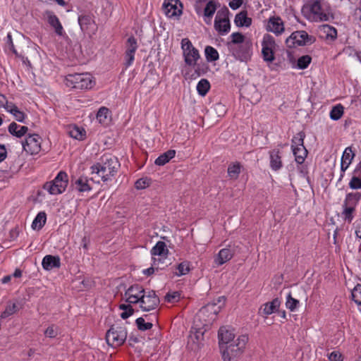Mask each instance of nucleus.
I'll return each mask as SVG.
<instances>
[{
	"mask_svg": "<svg viewBox=\"0 0 361 361\" xmlns=\"http://www.w3.org/2000/svg\"><path fill=\"white\" fill-rule=\"evenodd\" d=\"M343 211L342 212V215L343 216V219L345 221H348V223H350L353 219V213L355 211V209L353 207H349L348 206H343Z\"/></svg>",
	"mask_w": 361,
	"mask_h": 361,
	"instance_id": "nucleus-51",
	"label": "nucleus"
},
{
	"mask_svg": "<svg viewBox=\"0 0 361 361\" xmlns=\"http://www.w3.org/2000/svg\"><path fill=\"white\" fill-rule=\"evenodd\" d=\"M162 9L169 18L180 16L183 13V4L180 0H165Z\"/></svg>",
	"mask_w": 361,
	"mask_h": 361,
	"instance_id": "nucleus-13",
	"label": "nucleus"
},
{
	"mask_svg": "<svg viewBox=\"0 0 361 361\" xmlns=\"http://www.w3.org/2000/svg\"><path fill=\"white\" fill-rule=\"evenodd\" d=\"M74 185L75 189L80 192H88L92 190V187L88 183L87 178L85 176H80L77 179L74 183Z\"/></svg>",
	"mask_w": 361,
	"mask_h": 361,
	"instance_id": "nucleus-30",
	"label": "nucleus"
},
{
	"mask_svg": "<svg viewBox=\"0 0 361 361\" xmlns=\"http://www.w3.org/2000/svg\"><path fill=\"white\" fill-rule=\"evenodd\" d=\"M241 164L240 162L231 164L228 167V174L231 179H237L240 173Z\"/></svg>",
	"mask_w": 361,
	"mask_h": 361,
	"instance_id": "nucleus-38",
	"label": "nucleus"
},
{
	"mask_svg": "<svg viewBox=\"0 0 361 361\" xmlns=\"http://www.w3.org/2000/svg\"><path fill=\"white\" fill-rule=\"evenodd\" d=\"M119 309L123 310V312L121 314V317L123 319H126L129 317L133 314L135 310L130 304H121L119 305Z\"/></svg>",
	"mask_w": 361,
	"mask_h": 361,
	"instance_id": "nucleus-44",
	"label": "nucleus"
},
{
	"mask_svg": "<svg viewBox=\"0 0 361 361\" xmlns=\"http://www.w3.org/2000/svg\"><path fill=\"white\" fill-rule=\"evenodd\" d=\"M330 361H343L342 355L339 352L334 351L329 355Z\"/></svg>",
	"mask_w": 361,
	"mask_h": 361,
	"instance_id": "nucleus-62",
	"label": "nucleus"
},
{
	"mask_svg": "<svg viewBox=\"0 0 361 361\" xmlns=\"http://www.w3.org/2000/svg\"><path fill=\"white\" fill-rule=\"evenodd\" d=\"M243 3V0H232L229 2V6L233 10H236L241 6Z\"/></svg>",
	"mask_w": 361,
	"mask_h": 361,
	"instance_id": "nucleus-63",
	"label": "nucleus"
},
{
	"mask_svg": "<svg viewBox=\"0 0 361 361\" xmlns=\"http://www.w3.org/2000/svg\"><path fill=\"white\" fill-rule=\"evenodd\" d=\"M135 324L140 331H145L149 330L152 328L153 324L152 322H145L143 317H139L135 320Z\"/></svg>",
	"mask_w": 361,
	"mask_h": 361,
	"instance_id": "nucleus-46",
	"label": "nucleus"
},
{
	"mask_svg": "<svg viewBox=\"0 0 361 361\" xmlns=\"http://www.w3.org/2000/svg\"><path fill=\"white\" fill-rule=\"evenodd\" d=\"M180 298V293L178 291L168 293L165 295V300L168 302H178Z\"/></svg>",
	"mask_w": 361,
	"mask_h": 361,
	"instance_id": "nucleus-56",
	"label": "nucleus"
},
{
	"mask_svg": "<svg viewBox=\"0 0 361 361\" xmlns=\"http://www.w3.org/2000/svg\"><path fill=\"white\" fill-rule=\"evenodd\" d=\"M219 349H222L231 343L235 342V334L225 326H221L218 331Z\"/></svg>",
	"mask_w": 361,
	"mask_h": 361,
	"instance_id": "nucleus-16",
	"label": "nucleus"
},
{
	"mask_svg": "<svg viewBox=\"0 0 361 361\" xmlns=\"http://www.w3.org/2000/svg\"><path fill=\"white\" fill-rule=\"evenodd\" d=\"M189 264L190 263L188 261H184L178 264L176 267V269L178 270V271L176 272V275L178 276H180L188 274L190 271Z\"/></svg>",
	"mask_w": 361,
	"mask_h": 361,
	"instance_id": "nucleus-47",
	"label": "nucleus"
},
{
	"mask_svg": "<svg viewBox=\"0 0 361 361\" xmlns=\"http://www.w3.org/2000/svg\"><path fill=\"white\" fill-rule=\"evenodd\" d=\"M205 57L207 61L212 62L219 59V55L216 49L211 46H207L204 49Z\"/></svg>",
	"mask_w": 361,
	"mask_h": 361,
	"instance_id": "nucleus-40",
	"label": "nucleus"
},
{
	"mask_svg": "<svg viewBox=\"0 0 361 361\" xmlns=\"http://www.w3.org/2000/svg\"><path fill=\"white\" fill-rule=\"evenodd\" d=\"M8 130L13 136L21 138L26 135L28 131V128L25 126L18 125L16 122H12L8 126Z\"/></svg>",
	"mask_w": 361,
	"mask_h": 361,
	"instance_id": "nucleus-25",
	"label": "nucleus"
},
{
	"mask_svg": "<svg viewBox=\"0 0 361 361\" xmlns=\"http://www.w3.org/2000/svg\"><path fill=\"white\" fill-rule=\"evenodd\" d=\"M312 61V57L309 55H305L300 57L297 61V68L301 70L308 67Z\"/></svg>",
	"mask_w": 361,
	"mask_h": 361,
	"instance_id": "nucleus-45",
	"label": "nucleus"
},
{
	"mask_svg": "<svg viewBox=\"0 0 361 361\" xmlns=\"http://www.w3.org/2000/svg\"><path fill=\"white\" fill-rule=\"evenodd\" d=\"M220 7V4L214 0H210L206 4L204 8V20L206 24L211 25L212 20L217 8Z\"/></svg>",
	"mask_w": 361,
	"mask_h": 361,
	"instance_id": "nucleus-20",
	"label": "nucleus"
},
{
	"mask_svg": "<svg viewBox=\"0 0 361 361\" xmlns=\"http://www.w3.org/2000/svg\"><path fill=\"white\" fill-rule=\"evenodd\" d=\"M140 308L145 312H149L155 310L160 303L159 296L156 294L154 290H150L148 292H144L141 295Z\"/></svg>",
	"mask_w": 361,
	"mask_h": 361,
	"instance_id": "nucleus-11",
	"label": "nucleus"
},
{
	"mask_svg": "<svg viewBox=\"0 0 361 361\" xmlns=\"http://www.w3.org/2000/svg\"><path fill=\"white\" fill-rule=\"evenodd\" d=\"M247 341L248 336L247 335H241L235 342L231 343L222 349H220L223 360L232 361L239 358L244 353Z\"/></svg>",
	"mask_w": 361,
	"mask_h": 361,
	"instance_id": "nucleus-2",
	"label": "nucleus"
},
{
	"mask_svg": "<svg viewBox=\"0 0 361 361\" xmlns=\"http://www.w3.org/2000/svg\"><path fill=\"white\" fill-rule=\"evenodd\" d=\"M316 39L312 35H309L305 30L293 32L286 40V44L288 48H294L297 46H305L312 44Z\"/></svg>",
	"mask_w": 361,
	"mask_h": 361,
	"instance_id": "nucleus-6",
	"label": "nucleus"
},
{
	"mask_svg": "<svg viewBox=\"0 0 361 361\" xmlns=\"http://www.w3.org/2000/svg\"><path fill=\"white\" fill-rule=\"evenodd\" d=\"M151 182V178L147 177L142 178L135 181V187L137 190L145 189L150 185Z\"/></svg>",
	"mask_w": 361,
	"mask_h": 361,
	"instance_id": "nucleus-53",
	"label": "nucleus"
},
{
	"mask_svg": "<svg viewBox=\"0 0 361 361\" xmlns=\"http://www.w3.org/2000/svg\"><path fill=\"white\" fill-rule=\"evenodd\" d=\"M17 311V305L15 303L9 304L6 307V309L0 314V319H6L12 315Z\"/></svg>",
	"mask_w": 361,
	"mask_h": 361,
	"instance_id": "nucleus-52",
	"label": "nucleus"
},
{
	"mask_svg": "<svg viewBox=\"0 0 361 361\" xmlns=\"http://www.w3.org/2000/svg\"><path fill=\"white\" fill-rule=\"evenodd\" d=\"M101 161V163L91 166L92 173L97 175L98 178L106 182L117 173L120 163L116 157L111 154L102 156Z\"/></svg>",
	"mask_w": 361,
	"mask_h": 361,
	"instance_id": "nucleus-1",
	"label": "nucleus"
},
{
	"mask_svg": "<svg viewBox=\"0 0 361 361\" xmlns=\"http://www.w3.org/2000/svg\"><path fill=\"white\" fill-rule=\"evenodd\" d=\"M47 221V215L44 212H40L37 214L32 224L33 229H41L45 224Z\"/></svg>",
	"mask_w": 361,
	"mask_h": 361,
	"instance_id": "nucleus-35",
	"label": "nucleus"
},
{
	"mask_svg": "<svg viewBox=\"0 0 361 361\" xmlns=\"http://www.w3.org/2000/svg\"><path fill=\"white\" fill-rule=\"evenodd\" d=\"M305 133L304 131H300L294 135L291 140V149L302 147L304 145V140L305 138Z\"/></svg>",
	"mask_w": 361,
	"mask_h": 361,
	"instance_id": "nucleus-39",
	"label": "nucleus"
},
{
	"mask_svg": "<svg viewBox=\"0 0 361 361\" xmlns=\"http://www.w3.org/2000/svg\"><path fill=\"white\" fill-rule=\"evenodd\" d=\"M280 154V150L278 149H274L269 152L270 167L273 171H279L283 166Z\"/></svg>",
	"mask_w": 361,
	"mask_h": 361,
	"instance_id": "nucleus-23",
	"label": "nucleus"
},
{
	"mask_svg": "<svg viewBox=\"0 0 361 361\" xmlns=\"http://www.w3.org/2000/svg\"><path fill=\"white\" fill-rule=\"evenodd\" d=\"M44 334L51 338H56L58 335V327L54 324L48 326L44 331Z\"/></svg>",
	"mask_w": 361,
	"mask_h": 361,
	"instance_id": "nucleus-57",
	"label": "nucleus"
},
{
	"mask_svg": "<svg viewBox=\"0 0 361 361\" xmlns=\"http://www.w3.org/2000/svg\"><path fill=\"white\" fill-rule=\"evenodd\" d=\"M319 33L322 37L326 39H331L332 41L337 38L336 29L328 24L322 25L319 26Z\"/></svg>",
	"mask_w": 361,
	"mask_h": 361,
	"instance_id": "nucleus-24",
	"label": "nucleus"
},
{
	"mask_svg": "<svg viewBox=\"0 0 361 361\" xmlns=\"http://www.w3.org/2000/svg\"><path fill=\"white\" fill-rule=\"evenodd\" d=\"M262 54L264 61L272 63L275 60V49L276 44L274 38L269 35H264L262 42Z\"/></svg>",
	"mask_w": 361,
	"mask_h": 361,
	"instance_id": "nucleus-9",
	"label": "nucleus"
},
{
	"mask_svg": "<svg viewBox=\"0 0 361 361\" xmlns=\"http://www.w3.org/2000/svg\"><path fill=\"white\" fill-rule=\"evenodd\" d=\"M351 296L353 300L361 306V284H357L352 290Z\"/></svg>",
	"mask_w": 361,
	"mask_h": 361,
	"instance_id": "nucleus-49",
	"label": "nucleus"
},
{
	"mask_svg": "<svg viewBox=\"0 0 361 361\" xmlns=\"http://www.w3.org/2000/svg\"><path fill=\"white\" fill-rule=\"evenodd\" d=\"M176 155V151L174 149H169L166 152L161 154L159 156L154 164L157 166H164L167 164L171 159H173Z\"/></svg>",
	"mask_w": 361,
	"mask_h": 361,
	"instance_id": "nucleus-28",
	"label": "nucleus"
},
{
	"mask_svg": "<svg viewBox=\"0 0 361 361\" xmlns=\"http://www.w3.org/2000/svg\"><path fill=\"white\" fill-rule=\"evenodd\" d=\"M231 40L227 42L228 49L234 47V45H238L246 42L245 37L241 32H233L231 35Z\"/></svg>",
	"mask_w": 361,
	"mask_h": 361,
	"instance_id": "nucleus-34",
	"label": "nucleus"
},
{
	"mask_svg": "<svg viewBox=\"0 0 361 361\" xmlns=\"http://www.w3.org/2000/svg\"><path fill=\"white\" fill-rule=\"evenodd\" d=\"M233 56L240 61L247 62L252 56V43L248 39L245 42L235 46L231 49Z\"/></svg>",
	"mask_w": 361,
	"mask_h": 361,
	"instance_id": "nucleus-10",
	"label": "nucleus"
},
{
	"mask_svg": "<svg viewBox=\"0 0 361 361\" xmlns=\"http://www.w3.org/2000/svg\"><path fill=\"white\" fill-rule=\"evenodd\" d=\"M66 85L75 90H88L94 85L92 76L87 73L68 74L65 79Z\"/></svg>",
	"mask_w": 361,
	"mask_h": 361,
	"instance_id": "nucleus-3",
	"label": "nucleus"
},
{
	"mask_svg": "<svg viewBox=\"0 0 361 361\" xmlns=\"http://www.w3.org/2000/svg\"><path fill=\"white\" fill-rule=\"evenodd\" d=\"M226 298L224 296L219 297L216 300H214L212 302H209L206 305L203 306L199 311L196 317H198V320L201 321L204 319L206 321L205 317L209 318V322L215 319L217 314L221 310V306H216L218 303H220L221 301L224 302Z\"/></svg>",
	"mask_w": 361,
	"mask_h": 361,
	"instance_id": "nucleus-7",
	"label": "nucleus"
},
{
	"mask_svg": "<svg viewBox=\"0 0 361 361\" xmlns=\"http://www.w3.org/2000/svg\"><path fill=\"white\" fill-rule=\"evenodd\" d=\"M229 10L226 6H223L217 11L214 19L216 20V25L217 27L219 26L220 20L225 21V20H229Z\"/></svg>",
	"mask_w": 361,
	"mask_h": 361,
	"instance_id": "nucleus-42",
	"label": "nucleus"
},
{
	"mask_svg": "<svg viewBox=\"0 0 361 361\" xmlns=\"http://www.w3.org/2000/svg\"><path fill=\"white\" fill-rule=\"evenodd\" d=\"M214 29L218 32V33L221 35H224L227 34L231 30V23L229 20H225V21L220 20L219 23V26L216 25V20H214Z\"/></svg>",
	"mask_w": 361,
	"mask_h": 361,
	"instance_id": "nucleus-37",
	"label": "nucleus"
},
{
	"mask_svg": "<svg viewBox=\"0 0 361 361\" xmlns=\"http://www.w3.org/2000/svg\"><path fill=\"white\" fill-rule=\"evenodd\" d=\"M42 265L44 269L50 271L55 268L61 267V259L58 255H46L42 262Z\"/></svg>",
	"mask_w": 361,
	"mask_h": 361,
	"instance_id": "nucleus-22",
	"label": "nucleus"
},
{
	"mask_svg": "<svg viewBox=\"0 0 361 361\" xmlns=\"http://www.w3.org/2000/svg\"><path fill=\"white\" fill-rule=\"evenodd\" d=\"M126 291L127 294H133L139 297L145 292V289L141 285L136 283L130 286Z\"/></svg>",
	"mask_w": 361,
	"mask_h": 361,
	"instance_id": "nucleus-50",
	"label": "nucleus"
},
{
	"mask_svg": "<svg viewBox=\"0 0 361 361\" xmlns=\"http://www.w3.org/2000/svg\"><path fill=\"white\" fill-rule=\"evenodd\" d=\"M210 89V83L207 79H202L197 85V91L200 96H205Z\"/></svg>",
	"mask_w": 361,
	"mask_h": 361,
	"instance_id": "nucleus-41",
	"label": "nucleus"
},
{
	"mask_svg": "<svg viewBox=\"0 0 361 361\" xmlns=\"http://www.w3.org/2000/svg\"><path fill=\"white\" fill-rule=\"evenodd\" d=\"M109 114V109L106 107H101L97 114V118L99 120L100 123H102L104 121V120L107 117V114Z\"/></svg>",
	"mask_w": 361,
	"mask_h": 361,
	"instance_id": "nucleus-58",
	"label": "nucleus"
},
{
	"mask_svg": "<svg viewBox=\"0 0 361 361\" xmlns=\"http://www.w3.org/2000/svg\"><path fill=\"white\" fill-rule=\"evenodd\" d=\"M41 140L38 134H30L22 142L23 150L32 155L37 154L41 150Z\"/></svg>",
	"mask_w": 361,
	"mask_h": 361,
	"instance_id": "nucleus-12",
	"label": "nucleus"
},
{
	"mask_svg": "<svg viewBox=\"0 0 361 361\" xmlns=\"http://www.w3.org/2000/svg\"><path fill=\"white\" fill-rule=\"evenodd\" d=\"M281 304V301L278 298H274L270 302H267L264 305L263 308V313L265 315H269L274 312L275 311H277L279 308Z\"/></svg>",
	"mask_w": 361,
	"mask_h": 361,
	"instance_id": "nucleus-33",
	"label": "nucleus"
},
{
	"mask_svg": "<svg viewBox=\"0 0 361 361\" xmlns=\"http://www.w3.org/2000/svg\"><path fill=\"white\" fill-rule=\"evenodd\" d=\"M361 198V192H350L345 196V199L343 203V206H348L349 207H353L355 209L357 204Z\"/></svg>",
	"mask_w": 361,
	"mask_h": 361,
	"instance_id": "nucleus-27",
	"label": "nucleus"
},
{
	"mask_svg": "<svg viewBox=\"0 0 361 361\" xmlns=\"http://www.w3.org/2000/svg\"><path fill=\"white\" fill-rule=\"evenodd\" d=\"M234 254L235 250L231 246L221 249L214 258V262L217 266L222 265L229 261L233 257Z\"/></svg>",
	"mask_w": 361,
	"mask_h": 361,
	"instance_id": "nucleus-19",
	"label": "nucleus"
},
{
	"mask_svg": "<svg viewBox=\"0 0 361 361\" xmlns=\"http://www.w3.org/2000/svg\"><path fill=\"white\" fill-rule=\"evenodd\" d=\"M11 114L14 116L18 121L21 123L24 122L26 115L24 112L20 111L18 107H15V109L13 110L11 109Z\"/></svg>",
	"mask_w": 361,
	"mask_h": 361,
	"instance_id": "nucleus-59",
	"label": "nucleus"
},
{
	"mask_svg": "<svg viewBox=\"0 0 361 361\" xmlns=\"http://www.w3.org/2000/svg\"><path fill=\"white\" fill-rule=\"evenodd\" d=\"M125 296L126 297V302L129 304H136L140 302L141 295L137 297L135 295L133 294H127V292H125Z\"/></svg>",
	"mask_w": 361,
	"mask_h": 361,
	"instance_id": "nucleus-60",
	"label": "nucleus"
},
{
	"mask_svg": "<svg viewBox=\"0 0 361 361\" xmlns=\"http://www.w3.org/2000/svg\"><path fill=\"white\" fill-rule=\"evenodd\" d=\"M305 8H308L310 12L317 17V20L319 21H328L329 20V13H326L322 11V6L319 0L313 1L309 6V7H304L302 12Z\"/></svg>",
	"mask_w": 361,
	"mask_h": 361,
	"instance_id": "nucleus-15",
	"label": "nucleus"
},
{
	"mask_svg": "<svg viewBox=\"0 0 361 361\" xmlns=\"http://www.w3.org/2000/svg\"><path fill=\"white\" fill-rule=\"evenodd\" d=\"M127 338V330L126 326L120 324H114L106 333L107 343L117 348L122 345Z\"/></svg>",
	"mask_w": 361,
	"mask_h": 361,
	"instance_id": "nucleus-4",
	"label": "nucleus"
},
{
	"mask_svg": "<svg viewBox=\"0 0 361 361\" xmlns=\"http://www.w3.org/2000/svg\"><path fill=\"white\" fill-rule=\"evenodd\" d=\"M78 23L83 32H90L92 31L94 32L97 28L92 16L90 14L79 16Z\"/></svg>",
	"mask_w": 361,
	"mask_h": 361,
	"instance_id": "nucleus-18",
	"label": "nucleus"
},
{
	"mask_svg": "<svg viewBox=\"0 0 361 361\" xmlns=\"http://www.w3.org/2000/svg\"><path fill=\"white\" fill-rule=\"evenodd\" d=\"M267 30L274 32L277 35L283 32L284 25L281 18L279 16H272L269 18Z\"/></svg>",
	"mask_w": 361,
	"mask_h": 361,
	"instance_id": "nucleus-21",
	"label": "nucleus"
},
{
	"mask_svg": "<svg viewBox=\"0 0 361 361\" xmlns=\"http://www.w3.org/2000/svg\"><path fill=\"white\" fill-rule=\"evenodd\" d=\"M343 112V106L341 104H337L336 106H334L331 110L330 118L334 121H338L342 117Z\"/></svg>",
	"mask_w": 361,
	"mask_h": 361,
	"instance_id": "nucleus-43",
	"label": "nucleus"
},
{
	"mask_svg": "<svg viewBox=\"0 0 361 361\" xmlns=\"http://www.w3.org/2000/svg\"><path fill=\"white\" fill-rule=\"evenodd\" d=\"M349 187L353 190L361 189V178L357 177H352Z\"/></svg>",
	"mask_w": 361,
	"mask_h": 361,
	"instance_id": "nucleus-61",
	"label": "nucleus"
},
{
	"mask_svg": "<svg viewBox=\"0 0 361 361\" xmlns=\"http://www.w3.org/2000/svg\"><path fill=\"white\" fill-rule=\"evenodd\" d=\"M201 321L198 317H195L192 327L191 333L194 334L195 338L198 342L203 339L204 333L209 329L210 323L200 324Z\"/></svg>",
	"mask_w": 361,
	"mask_h": 361,
	"instance_id": "nucleus-17",
	"label": "nucleus"
},
{
	"mask_svg": "<svg viewBox=\"0 0 361 361\" xmlns=\"http://www.w3.org/2000/svg\"><path fill=\"white\" fill-rule=\"evenodd\" d=\"M68 175L65 171H60L55 178L44 183L43 188L51 195L61 194L65 191L68 185Z\"/></svg>",
	"mask_w": 361,
	"mask_h": 361,
	"instance_id": "nucleus-5",
	"label": "nucleus"
},
{
	"mask_svg": "<svg viewBox=\"0 0 361 361\" xmlns=\"http://www.w3.org/2000/svg\"><path fill=\"white\" fill-rule=\"evenodd\" d=\"M189 66L193 67L195 68L194 73L192 75V76L196 78L200 77L201 75H204L207 73L209 68L207 63L205 62H200L195 61V65H188Z\"/></svg>",
	"mask_w": 361,
	"mask_h": 361,
	"instance_id": "nucleus-31",
	"label": "nucleus"
},
{
	"mask_svg": "<svg viewBox=\"0 0 361 361\" xmlns=\"http://www.w3.org/2000/svg\"><path fill=\"white\" fill-rule=\"evenodd\" d=\"M246 11H242L235 17V23L238 27H249L252 24V18L247 17Z\"/></svg>",
	"mask_w": 361,
	"mask_h": 361,
	"instance_id": "nucleus-26",
	"label": "nucleus"
},
{
	"mask_svg": "<svg viewBox=\"0 0 361 361\" xmlns=\"http://www.w3.org/2000/svg\"><path fill=\"white\" fill-rule=\"evenodd\" d=\"M354 157L355 153L353 152L352 147H348L345 149L341 159L348 161V164H350Z\"/></svg>",
	"mask_w": 361,
	"mask_h": 361,
	"instance_id": "nucleus-54",
	"label": "nucleus"
},
{
	"mask_svg": "<svg viewBox=\"0 0 361 361\" xmlns=\"http://www.w3.org/2000/svg\"><path fill=\"white\" fill-rule=\"evenodd\" d=\"M181 48L183 49V54L185 63L188 65H195V61H197L200 58L198 50L195 48L188 38H183L181 40Z\"/></svg>",
	"mask_w": 361,
	"mask_h": 361,
	"instance_id": "nucleus-8",
	"label": "nucleus"
},
{
	"mask_svg": "<svg viewBox=\"0 0 361 361\" xmlns=\"http://www.w3.org/2000/svg\"><path fill=\"white\" fill-rule=\"evenodd\" d=\"M45 13L47 17L48 23L51 27H54V26H56L59 23H60V21H59L58 17L52 11H47Z\"/></svg>",
	"mask_w": 361,
	"mask_h": 361,
	"instance_id": "nucleus-55",
	"label": "nucleus"
},
{
	"mask_svg": "<svg viewBox=\"0 0 361 361\" xmlns=\"http://www.w3.org/2000/svg\"><path fill=\"white\" fill-rule=\"evenodd\" d=\"M138 47L137 39L134 36H130L128 38L126 44V51H125V65L126 67L130 66L135 59V54Z\"/></svg>",
	"mask_w": 361,
	"mask_h": 361,
	"instance_id": "nucleus-14",
	"label": "nucleus"
},
{
	"mask_svg": "<svg viewBox=\"0 0 361 361\" xmlns=\"http://www.w3.org/2000/svg\"><path fill=\"white\" fill-rule=\"evenodd\" d=\"M299 300L295 298H293L291 295V293H289L286 298V307L289 309L291 312H293L297 309V307L299 305Z\"/></svg>",
	"mask_w": 361,
	"mask_h": 361,
	"instance_id": "nucleus-48",
	"label": "nucleus"
},
{
	"mask_svg": "<svg viewBox=\"0 0 361 361\" xmlns=\"http://www.w3.org/2000/svg\"><path fill=\"white\" fill-rule=\"evenodd\" d=\"M68 134L71 137L78 140H83L86 137V132L85 129L79 128L75 125L73 127H70Z\"/></svg>",
	"mask_w": 361,
	"mask_h": 361,
	"instance_id": "nucleus-32",
	"label": "nucleus"
},
{
	"mask_svg": "<svg viewBox=\"0 0 361 361\" xmlns=\"http://www.w3.org/2000/svg\"><path fill=\"white\" fill-rule=\"evenodd\" d=\"M293 155L295 156V160L298 164H302L304 163L308 152L305 146L302 147H297L292 149Z\"/></svg>",
	"mask_w": 361,
	"mask_h": 361,
	"instance_id": "nucleus-29",
	"label": "nucleus"
},
{
	"mask_svg": "<svg viewBox=\"0 0 361 361\" xmlns=\"http://www.w3.org/2000/svg\"><path fill=\"white\" fill-rule=\"evenodd\" d=\"M168 253L169 250L166 248V243L163 241H158L151 250L152 255L161 256Z\"/></svg>",
	"mask_w": 361,
	"mask_h": 361,
	"instance_id": "nucleus-36",
	"label": "nucleus"
},
{
	"mask_svg": "<svg viewBox=\"0 0 361 361\" xmlns=\"http://www.w3.org/2000/svg\"><path fill=\"white\" fill-rule=\"evenodd\" d=\"M353 177H357L361 178V161L358 163L356 168L353 171Z\"/></svg>",
	"mask_w": 361,
	"mask_h": 361,
	"instance_id": "nucleus-64",
	"label": "nucleus"
}]
</instances>
